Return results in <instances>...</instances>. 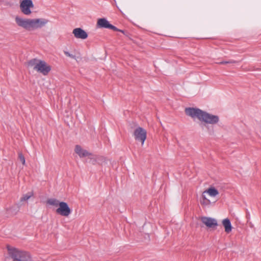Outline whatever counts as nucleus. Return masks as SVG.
Masks as SVG:
<instances>
[{
  "label": "nucleus",
  "mask_w": 261,
  "mask_h": 261,
  "mask_svg": "<svg viewBox=\"0 0 261 261\" xmlns=\"http://www.w3.org/2000/svg\"><path fill=\"white\" fill-rule=\"evenodd\" d=\"M64 53L65 54V55L67 56V57H69L71 58H72V59H75V56L72 54H70L68 51H64Z\"/></svg>",
  "instance_id": "18"
},
{
  "label": "nucleus",
  "mask_w": 261,
  "mask_h": 261,
  "mask_svg": "<svg viewBox=\"0 0 261 261\" xmlns=\"http://www.w3.org/2000/svg\"><path fill=\"white\" fill-rule=\"evenodd\" d=\"M18 158H19V159L20 161V162L22 163V164L24 165L25 163V160L24 156L22 154V153H21V152L19 153Z\"/></svg>",
  "instance_id": "16"
},
{
  "label": "nucleus",
  "mask_w": 261,
  "mask_h": 261,
  "mask_svg": "<svg viewBox=\"0 0 261 261\" xmlns=\"http://www.w3.org/2000/svg\"><path fill=\"white\" fill-rule=\"evenodd\" d=\"M33 7L34 5L32 0H22L20 4L21 12L27 15L31 13V8Z\"/></svg>",
  "instance_id": "8"
},
{
  "label": "nucleus",
  "mask_w": 261,
  "mask_h": 261,
  "mask_svg": "<svg viewBox=\"0 0 261 261\" xmlns=\"http://www.w3.org/2000/svg\"><path fill=\"white\" fill-rule=\"evenodd\" d=\"M134 135L135 140L137 141H140L142 145H143L146 139V131L142 127H138L135 130Z\"/></svg>",
  "instance_id": "6"
},
{
  "label": "nucleus",
  "mask_w": 261,
  "mask_h": 261,
  "mask_svg": "<svg viewBox=\"0 0 261 261\" xmlns=\"http://www.w3.org/2000/svg\"><path fill=\"white\" fill-rule=\"evenodd\" d=\"M236 63V61L231 60H229V61H223L219 62L218 63L220 64H230V63Z\"/></svg>",
  "instance_id": "17"
},
{
  "label": "nucleus",
  "mask_w": 261,
  "mask_h": 261,
  "mask_svg": "<svg viewBox=\"0 0 261 261\" xmlns=\"http://www.w3.org/2000/svg\"><path fill=\"white\" fill-rule=\"evenodd\" d=\"M97 27L99 28H106L111 29L115 31H119L122 33H124L123 30L117 29L114 25L110 23L107 19L105 18H99L97 20Z\"/></svg>",
  "instance_id": "5"
},
{
  "label": "nucleus",
  "mask_w": 261,
  "mask_h": 261,
  "mask_svg": "<svg viewBox=\"0 0 261 261\" xmlns=\"http://www.w3.org/2000/svg\"><path fill=\"white\" fill-rule=\"evenodd\" d=\"M56 213L62 216L68 217L71 213V210L65 202H60Z\"/></svg>",
  "instance_id": "7"
},
{
  "label": "nucleus",
  "mask_w": 261,
  "mask_h": 261,
  "mask_svg": "<svg viewBox=\"0 0 261 261\" xmlns=\"http://www.w3.org/2000/svg\"><path fill=\"white\" fill-rule=\"evenodd\" d=\"M211 201L209 199H206V200H203V204H210Z\"/></svg>",
  "instance_id": "19"
},
{
  "label": "nucleus",
  "mask_w": 261,
  "mask_h": 261,
  "mask_svg": "<svg viewBox=\"0 0 261 261\" xmlns=\"http://www.w3.org/2000/svg\"><path fill=\"white\" fill-rule=\"evenodd\" d=\"M9 255L13 258V261H33L30 254L26 251L7 246Z\"/></svg>",
  "instance_id": "3"
},
{
  "label": "nucleus",
  "mask_w": 261,
  "mask_h": 261,
  "mask_svg": "<svg viewBox=\"0 0 261 261\" xmlns=\"http://www.w3.org/2000/svg\"><path fill=\"white\" fill-rule=\"evenodd\" d=\"M201 221L208 228H214L218 225L217 220L211 217H202Z\"/></svg>",
  "instance_id": "9"
},
{
  "label": "nucleus",
  "mask_w": 261,
  "mask_h": 261,
  "mask_svg": "<svg viewBox=\"0 0 261 261\" xmlns=\"http://www.w3.org/2000/svg\"><path fill=\"white\" fill-rule=\"evenodd\" d=\"M17 25L27 30L31 31L44 26L48 22V20L44 18L23 19L18 16L15 18Z\"/></svg>",
  "instance_id": "2"
},
{
  "label": "nucleus",
  "mask_w": 261,
  "mask_h": 261,
  "mask_svg": "<svg viewBox=\"0 0 261 261\" xmlns=\"http://www.w3.org/2000/svg\"><path fill=\"white\" fill-rule=\"evenodd\" d=\"M75 152L82 158L91 154L86 150L83 149L81 146L76 145L75 147Z\"/></svg>",
  "instance_id": "11"
},
{
  "label": "nucleus",
  "mask_w": 261,
  "mask_h": 261,
  "mask_svg": "<svg viewBox=\"0 0 261 261\" xmlns=\"http://www.w3.org/2000/svg\"><path fill=\"white\" fill-rule=\"evenodd\" d=\"M205 194H207L206 192L205 191L203 192V193H202V197L203 198V200H206V199H207L206 198V195H205Z\"/></svg>",
  "instance_id": "20"
},
{
  "label": "nucleus",
  "mask_w": 261,
  "mask_h": 261,
  "mask_svg": "<svg viewBox=\"0 0 261 261\" xmlns=\"http://www.w3.org/2000/svg\"><path fill=\"white\" fill-rule=\"evenodd\" d=\"M36 61V59L32 60L29 61V64L31 66L34 65V70L42 73L44 75H47L51 70L50 66L47 65L45 62L43 61L39 60L37 63H35Z\"/></svg>",
  "instance_id": "4"
},
{
  "label": "nucleus",
  "mask_w": 261,
  "mask_h": 261,
  "mask_svg": "<svg viewBox=\"0 0 261 261\" xmlns=\"http://www.w3.org/2000/svg\"><path fill=\"white\" fill-rule=\"evenodd\" d=\"M60 201L55 198H49L46 201V203L50 205H53L55 206H58L59 205Z\"/></svg>",
  "instance_id": "13"
},
{
  "label": "nucleus",
  "mask_w": 261,
  "mask_h": 261,
  "mask_svg": "<svg viewBox=\"0 0 261 261\" xmlns=\"http://www.w3.org/2000/svg\"><path fill=\"white\" fill-rule=\"evenodd\" d=\"M185 113L187 115L192 118H197L206 123L215 124L219 121L218 116L211 114L198 108H187L185 109Z\"/></svg>",
  "instance_id": "1"
},
{
  "label": "nucleus",
  "mask_w": 261,
  "mask_h": 261,
  "mask_svg": "<svg viewBox=\"0 0 261 261\" xmlns=\"http://www.w3.org/2000/svg\"><path fill=\"white\" fill-rule=\"evenodd\" d=\"M34 195V193L33 192H30L27 193L26 194L23 195L20 198V201H25L29 200L31 197Z\"/></svg>",
  "instance_id": "15"
},
{
  "label": "nucleus",
  "mask_w": 261,
  "mask_h": 261,
  "mask_svg": "<svg viewBox=\"0 0 261 261\" xmlns=\"http://www.w3.org/2000/svg\"><path fill=\"white\" fill-rule=\"evenodd\" d=\"M222 224L226 233H228L231 231L232 227L229 219L226 218L223 220Z\"/></svg>",
  "instance_id": "12"
},
{
  "label": "nucleus",
  "mask_w": 261,
  "mask_h": 261,
  "mask_svg": "<svg viewBox=\"0 0 261 261\" xmlns=\"http://www.w3.org/2000/svg\"><path fill=\"white\" fill-rule=\"evenodd\" d=\"M72 33L74 37L77 39H85L88 37V34L81 28H75L73 30Z\"/></svg>",
  "instance_id": "10"
},
{
  "label": "nucleus",
  "mask_w": 261,
  "mask_h": 261,
  "mask_svg": "<svg viewBox=\"0 0 261 261\" xmlns=\"http://www.w3.org/2000/svg\"><path fill=\"white\" fill-rule=\"evenodd\" d=\"M205 192L212 197H215L219 194L218 190L214 188H210L206 190Z\"/></svg>",
  "instance_id": "14"
}]
</instances>
